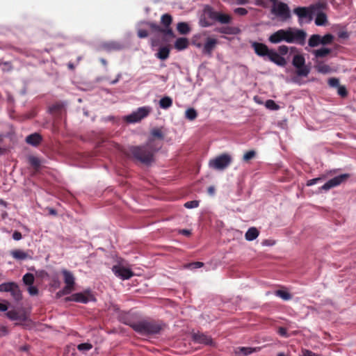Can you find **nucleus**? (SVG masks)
Segmentation results:
<instances>
[{
  "mask_svg": "<svg viewBox=\"0 0 356 356\" xmlns=\"http://www.w3.org/2000/svg\"><path fill=\"white\" fill-rule=\"evenodd\" d=\"M162 144L149 138L143 145H131L126 150V154L136 161L149 165L154 161L155 154L161 148Z\"/></svg>",
  "mask_w": 356,
  "mask_h": 356,
  "instance_id": "1",
  "label": "nucleus"
},
{
  "mask_svg": "<svg viewBox=\"0 0 356 356\" xmlns=\"http://www.w3.org/2000/svg\"><path fill=\"white\" fill-rule=\"evenodd\" d=\"M135 332L142 335L159 334L163 328V324L154 320H142L138 322L127 323Z\"/></svg>",
  "mask_w": 356,
  "mask_h": 356,
  "instance_id": "2",
  "label": "nucleus"
},
{
  "mask_svg": "<svg viewBox=\"0 0 356 356\" xmlns=\"http://www.w3.org/2000/svg\"><path fill=\"white\" fill-rule=\"evenodd\" d=\"M251 47L258 56L262 58L267 56L271 62L279 66L284 67L286 65V59L283 56H280L275 50L269 49L266 44L261 42H252Z\"/></svg>",
  "mask_w": 356,
  "mask_h": 356,
  "instance_id": "3",
  "label": "nucleus"
},
{
  "mask_svg": "<svg viewBox=\"0 0 356 356\" xmlns=\"http://www.w3.org/2000/svg\"><path fill=\"white\" fill-rule=\"evenodd\" d=\"M325 3L318 2L309 7H297L293 9V13L298 17V22L301 24L304 19H307V22H310L313 15L318 10L325 9Z\"/></svg>",
  "mask_w": 356,
  "mask_h": 356,
  "instance_id": "4",
  "label": "nucleus"
},
{
  "mask_svg": "<svg viewBox=\"0 0 356 356\" xmlns=\"http://www.w3.org/2000/svg\"><path fill=\"white\" fill-rule=\"evenodd\" d=\"M204 15H207L210 19L221 24H229L233 19L230 15L216 11L210 6H206L204 7Z\"/></svg>",
  "mask_w": 356,
  "mask_h": 356,
  "instance_id": "5",
  "label": "nucleus"
},
{
  "mask_svg": "<svg viewBox=\"0 0 356 356\" xmlns=\"http://www.w3.org/2000/svg\"><path fill=\"white\" fill-rule=\"evenodd\" d=\"M232 161V156L225 153L211 159L209 162V165L212 169L223 170L230 165Z\"/></svg>",
  "mask_w": 356,
  "mask_h": 356,
  "instance_id": "6",
  "label": "nucleus"
},
{
  "mask_svg": "<svg viewBox=\"0 0 356 356\" xmlns=\"http://www.w3.org/2000/svg\"><path fill=\"white\" fill-rule=\"evenodd\" d=\"M269 1L273 3V6L271 8L272 14L280 17L284 21L291 18L290 9L286 3L277 2V0Z\"/></svg>",
  "mask_w": 356,
  "mask_h": 356,
  "instance_id": "7",
  "label": "nucleus"
},
{
  "mask_svg": "<svg viewBox=\"0 0 356 356\" xmlns=\"http://www.w3.org/2000/svg\"><path fill=\"white\" fill-rule=\"evenodd\" d=\"M292 65L296 69V74L299 76L306 77L310 72V67L305 65V58L302 54L294 55Z\"/></svg>",
  "mask_w": 356,
  "mask_h": 356,
  "instance_id": "8",
  "label": "nucleus"
},
{
  "mask_svg": "<svg viewBox=\"0 0 356 356\" xmlns=\"http://www.w3.org/2000/svg\"><path fill=\"white\" fill-rule=\"evenodd\" d=\"M288 43L305 44L307 33L302 29L288 28Z\"/></svg>",
  "mask_w": 356,
  "mask_h": 356,
  "instance_id": "9",
  "label": "nucleus"
},
{
  "mask_svg": "<svg viewBox=\"0 0 356 356\" xmlns=\"http://www.w3.org/2000/svg\"><path fill=\"white\" fill-rule=\"evenodd\" d=\"M0 292H10L12 297L17 301L22 299V293L19 286L15 282H5L0 284Z\"/></svg>",
  "mask_w": 356,
  "mask_h": 356,
  "instance_id": "10",
  "label": "nucleus"
},
{
  "mask_svg": "<svg viewBox=\"0 0 356 356\" xmlns=\"http://www.w3.org/2000/svg\"><path fill=\"white\" fill-rule=\"evenodd\" d=\"M95 300V298H94L93 295L91 293V291L89 289L86 290L82 293H74L72 296L67 297L65 298L66 301H74L84 304L88 303L90 301H93Z\"/></svg>",
  "mask_w": 356,
  "mask_h": 356,
  "instance_id": "11",
  "label": "nucleus"
},
{
  "mask_svg": "<svg viewBox=\"0 0 356 356\" xmlns=\"http://www.w3.org/2000/svg\"><path fill=\"white\" fill-rule=\"evenodd\" d=\"M149 111L146 107H140L136 111L133 112L129 115L125 116L124 120L128 123H136L147 117Z\"/></svg>",
  "mask_w": 356,
  "mask_h": 356,
  "instance_id": "12",
  "label": "nucleus"
},
{
  "mask_svg": "<svg viewBox=\"0 0 356 356\" xmlns=\"http://www.w3.org/2000/svg\"><path fill=\"white\" fill-rule=\"evenodd\" d=\"M349 177L348 174H342L339 176L334 177V178L327 181L321 187V190L327 191L332 188L340 185L342 182L345 181Z\"/></svg>",
  "mask_w": 356,
  "mask_h": 356,
  "instance_id": "13",
  "label": "nucleus"
},
{
  "mask_svg": "<svg viewBox=\"0 0 356 356\" xmlns=\"http://www.w3.org/2000/svg\"><path fill=\"white\" fill-rule=\"evenodd\" d=\"M192 339L195 343L211 346H215V343L213 341L212 338L210 336L207 335L202 332H198L196 333H193L192 334Z\"/></svg>",
  "mask_w": 356,
  "mask_h": 356,
  "instance_id": "14",
  "label": "nucleus"
},
{
  "mask_svg": "<svg viewBox=\"0 0 356 356\" xmlns=\"http://www.w3.org/2000/svg\"><path fill=\"white\" fill-rule=\"evenodd\" d=\"M113 273L122 280H129L134 276V273L129 268L125 267L115 265L112 268Z\"/></svg>",
  "mask_w": 356,
  "mask_h": 356,
  "instance_id": "15",
  "label": "nucleus"
},
{
  "mask_svg": "<svg viewBox=\"0 0 356 356\" xmlns=\"http://www.w3.org/2000/svg\"><path fill=\"white\" fill-rule=\"evenodd\" d=\"M288 29H280L270 35L268 40L273 44H277L282 41L288 43Z\"/></svg>",
  "mask_w": 356,
  "mask_h": 356,
  "instance_id": "16",
  "label": "nucleus"
},
{
  "mask_svg": "<svg viewBox=\"0 0 356 356\" xmlns=\"http://www.w3.org/2000/svg\"><path fill=\"white\" fill-rule=\"evenodd\" d=\"M145 24L152 29V31L162 33L164 37L175 38V35L172 29H163L161 26L156 23L147 22Z\"/></svg>",
  "mask_w": 356,
  "mask_h": 356,
  "instance_id": "17",
  "label": "nucleus"
},
{
  "mask_svg": "<svg viewBox=\"0 0 356 356\" xmlns=\"http://www.w3.org/2000/svg\"><path fill=\"white\" fill-rule=\"evenodd\" d=\"M63 275V280L65 284V286L74 290V285H75V277L72 272L63 269L61 271Z\"/></svg>",
  "mask_w": 356,
  "mask_h": 356,
  "instance_id": "18",
  "label": "nucleus"
},
{
  "mask_svg": "<svg viewBox=\"0 0 356 356\" xmlns=\"http://www.w3.org/2000/svg\"><path fill=\"white\" fill-rule=\"evenodd\" d=\"M217 43L218 40L216 39L209 37L207 38L206 42L204 44L203 53L209 56H211L212 51L216 48Z\"/></svg>",
  "mask_w": 356,
  "mask_h": 356,
  "instance_id": "19",
  "label": "nucleus"
},
{
  "mask_svg": "<svg viewBox=\"0 0 356 356\" xmlns=\"http://www.w3.org/2000/svg\"><path fill=\"white\" fill-rule=\"evenodd\" d=\"M42 140V136L38 133L31 134L26 137L25 141L29 145L34 147L38 146Z\"/></svg>",
  "mask_w": 356,
  "mask_h": 356,
  "instance_id": "20",
  "label": "nucleus"
},
{
  "mask_svg": "<svg viewBox=\"0 0 356 356\" xmlns=\"http://www.w3.org/2000/svg\"><path fill=\"white\" fill-rule=\"evenodd\" d=\"M7 317L12 321H25L26 319V316L24 312L17 311V310H10L6 313Z\"/></svg>",
  "mask_w": 356,
  "mask_h": 356,
  "instance_id": "21",
  "label": "nucleus"
},
{
  "mask_svg": "<svg viewBox=\"0 0 356 356\" xmlns=\"http://www.w3.org/2000/svg\"><path fill=\"white\" fill-rule=\"evenodd\" d=\"M216 31L220 33L227 34V35H236L240 33L241 30L236 26H222L216 29Z\"/></svg>",
  "mask_w": 356,
  "mask_h": 356,
  "instance_id": "22",
  "label": "nucleus"
},
{
  "mask_svg": "<svg viewBox=\"0 0 356 356\" xmlns=\"http://www.w3.org/2000/svg\"><path fill=\"white\" fill-rule=\"evenodd\" d=\"M29 163L34 170V173H37L39 172L42 161L41 160L35 156H29L28 158Z\"/></svg>",
  "mask_w": 356,
  "mask_h": 356,
  "instance_id": "23",
  "label": "nucleus"
},
{
  "mask_svg": "<svg viewBox=\"0 0 356 356\" xmlns=\"http://www.w3.org/2000/svg\"><path fill=\"white\" fill-rule=\"evenodd\" d=\"M149 138H153L155 141L159 142L162 144V140L164 139V134L162 129L160 128H154L150 132Z\"/></svg>",
  "mask_w": 356,
  "mask_h": 356,
  "instance_id": "24",
  "label": "nucleus"
},
{
  "mask_svg": "<svg viewBox=\"0 0 356 356\" xmlns=\"http://www.w3.org/2000/svg\"><path fill=\"white\" fill-rule=\"evenodd\" d=\"M10 255L17 260H25L30 258L29 254L22 250H14L10 252Z\"/></svg>",
  "mask_w": 356,
  "mask_h": 356,
  "instance_id": "25",
  "label": "nucleus"
},
{
  "mask_svg": "<svg viewBox=\"0 0 356 356\" xmlns=\"http://www.w3.org/2000/svg\"><path fill=\"white\" fill-rule=\"evenodd\" d=\"M189 44L188 40L186 38H179L175 42V48L178 50H184L188 47Z\"/></svg>",
  "mask_w": 356,
  "mask_h": 356,
  "instance_id": "26",
  "label": "nucleus"
},
{
  "mask_svg": "<svg viewBox=\"0 0 356 356\" xmlns=\"http://www.w3.org/2000/svg\"><path fill=\"white\" fill-rule=\"evenodd\" d=\"M332 52V49L330 48L322 47L318 49L313 50L312 54L316 58L326 57Z\"/></svg>",
  "mask_w": 356,
  "mask_h": 356,
  "instance_id": "27",
  "label": "nucleus"
},
{
  "mask_svg": "<svg viewBox=\"0 0 356 356\" xmlns=\"http://www.w3.org/2000/svg\"><path fill=\"white\" fill-rule=\"evenodd\" d=\"M102 47L104 49H106L107 51L120 50L122 47V44H120V43H118L117 42H113V41L104 42L102 44Z\"/></svg>",
  "mask_w": 356,
  "mask_h": 356,
  "instance_id": "28",
  "label": "nucleus"
},
{
  "mask_svg": "<svg viewBox=\"0 0 356 356\" xmlns=\"http://www.w3.org/2000/svg\"><path fill=\"white\" fill-rule=\"evenodd\" d=\"M172 22V17L170 14L165 13L161 16V23L163 25V27H162L163 29H172V28L170 27Z\"/></svg>",
  "mask_w": 356,
  "mask_h": 356,
  "instance_id": "29",
  "label": "nucleus"
},
{
  "mask_svg": "<svg viewBox=\"0 0 356 356\" xmlns=\"http://www.w3.org/2000/svg\"><path fill=\"white\" fill-rule=\"evenodd\" d=\"M259 234L258 229L256 227H250L248 229L245 234V238L247 241H251L256 239Z\"/></svg>",
  "mask_w": 356,
  "mask_h": 356,
  "instance_id": "30",
  "label": "nucleus"
},
{
  "mask_svg": "<svg viewBox=\"0 0 356 356\" xmlns=\"http://www.w3.org/2000/svg\"><path fill=\"white\" fill-rule=\"evenodd\" d=\"M316 65L315 67H316V70L318 71V72H319V73L324 74H328L332 70L331 67L328 65L324 64L322 62L317 60L316 62Z\"/></svg>",
  "mask_w": 356,
  "mask_h": 356,
  "instance_id": "31",
  "label": "nucleus"
},
{
  "mask_svg": "<svg viewBox=\"0 0 356 356\" xmlns=\"http://www.w3.org/2000/svg\"><path fill=\"white\" fill-rule=\"evenodd\" d=\"M316 17L315 19V24L317 26H324L327 23V15L323 12H316Z\"/></svg>",
  "mask_w": 356,
  "mask_h": 356,
  "instance_id": "32",
  "label": "nucleus"
},
{
  "mask_svg": "<svg viewBox=\"0 0 356 356\" xmlns=\"http://www.w3.org/2000/svg\"><path fill=\"white\" fill-rule=\"evenodd\" d=\"M170 55V49L168 47H162L159 48L157 54H156V57L161 60H165L169 57Z\"/></svg>",
  "mask_w": 356,
  "mask_h": 356,
  "instance_id": "33",
  "label": "nucleus"
},
{
  "mask_svg": "<svg viewBox=\"0 0 356 356\" xmlns=\"http://www.w3.org/2000/svg\"><path fill=\"white\" fill-rule=\"evenodd\" d=\"M321 35L318 34H314L310 36L308 40V45L310 47H316L321 44Z\"/></svg>",
  "mask_w": 356,
  "mask_h": 356,
  "instance_id": "34",
  "label": "nucleus"
},
{
  "mask_svg": "<svg viewBox=\"0 0 356 356\" xmlns=\"http://www.w3.org/2000/svg\"><path fill=\"white\" fill-rule=\"evenodd\" d=\"M172 105V99L170 97H164L159 101V106L161 108L168 109Z\"/></svg>",
  "mask_w": 356,
  "mask_h": 356,
  "instance_id": "35",
  "label": "nucleus"
},
{
  "mask_svg": "<svg viewBox=\"0 0 356 356\" xmlns=\"http://www.w3.org/2000/svg\"><path fill=\"white\" fill-rule=\"evenodd\" d=\"M177 29L180 34H184V35L188 33L191 30L188 24L186 22L178 23Z\"/></svg>",
  "mask_w": 356,
  "mask_h": 356,
  "instance_id": "36",
  "label": "nucleus"
},
{
  "mask_svg": "<svg viewBox=\"0 0 356 356\" xmlns=\"http://www.w3.org/2000/svg\"><path fill=\"white\" fill-rule=\"evenodd\" d=\"M260 350V348H250V347H240L238 348V350L240 353H243L245 355H250L254 352H257Z\"/></svg>",
  "mask_w": 356,
  "mask_h": 356,
  "instance_id": "37",
  "label": "nucleus"
},
{
  "mask_svg": "<svg viewBox=\"0 0 356 356\" xmlns=\"http://www.w3.org/2000/svg\"><path fill=\"white\" fill-rule=\"evenodd\" d=\"M197 116V111L193 108H188L185 112V117L188 120H194Z\"/></svg>",
  "mask_w": 356,
  "mask_h": 356,
  "instance_id": "38",
  "label": "nucleus"
},
{
  "mask_svg": "<svg viewBox=\"0 0 356 356\" xmlns=\"http://www.w3.org/2000/svg\"><path fill=\"white\" fill-rule=\"evenodd\" d=\"M333 40L334 36L330 33H327L323 37L321 36V44L323 45L330 44Z\"/></svg>",
  "mask_w": 356,
  "mask_h": 356,
  "instance_id": "39",
  "label": "nucleus"
},
{
  "mask_svg": "<svg viewBox=\"0 0 356 356\" xmlns=\"http://www.w3.org/2000/svg\"><path fill=\"white\" fill-rule=\"evenodd\" d=\"M275 293L277 296L281 298L284 300H289L292 298L291 295L289 292L283 290H277Z\"/></svg>",
  "mask_w": 356,
  "mask_h": 356,
  "instance_id": "40",
  "label": "nucleus"
},
{
  "mask_svg": "<svg viewBox=\"0 0 356 356\" xmlns=\"http://www.w3.org/2000/svg\"><path fill=\"white\" fill-rule=\"evenodd\" d=\"M34 276L33 274L31 273H26L24 276H23V282L24 283L26 284V285H29V286H31L33 284L34 282Z\"/></svg>",
  "mask_w": 356,
  "mask_h": 356,
  "instance_id": "41",
  "label": "nucleus"
},
{
  "mask_svg": "<svg viewBox=\"0 0 356 356\" xmlns=\"http://www.w3.org/2000/svg\"><path fill=\"white\" fill-rule=\"evenodd\" d=\"M265 106L272 111H277L280 108V106L277 105L273 100L268 99L265 103Z\"/></svg>",
  "mask_w": 356,
  "mask_h": 356,
  "instance_id": "42",
  "label": "nucleus"
},
{
  "mask_svg": "<svg viewBox=\"0 0 356 356\" xmlns=\"http://www.w3.org/2000/svg\"><path fill=\"white\" fill-rule=\"evenodd\" d=\"M92 345L89 343H82L77 346V349L80 351H88L92 349Z\"/></svg>",
  "mask_w": 356,
  "mask_h": 356,
  "instance_id": "43",
  "label": "nucleus"
},
{
  "mask_svg": "<svg viewBox=\"0 0 356 356\" xmlns=\"http://www.w3.org/2000/svg\"><path fill=\"white\" fill-rule=\"evenodd\" d=\"M256 152L254 150H250L244 154L243 159L244 161L248 162L255 157Z\"/></svg>",
  "mask_w": 356,
  "mask_h": 356,
  "instance_id": "44",
  "label": "nucleus"
},
{
  "mask_svg": "<svg viewBox=\"0 0 356 356\" xmlns=\"http://www.w3.org/2000/svg\"><path fill=\"white\" fill-rule=\"evenodd\" d=\"M73 290L67 287V286H65L62 290L58 291L56 293V297L58 298H60L61 296H65V295H68L70 294Z\"/></svg>",
  "mask_w": 356,
  "mask_h": 356,
  "instance_id": "45",
  "label": "nucleus"
},
{
  "mask_svg": "<svg viewBox=\"0 0 356 356\" xmlns=\"http://www.w3.org/2000/svg\"><path fill=\"white\" fill-rule=\"evenodd\" d=\"M337 88V93L339 96L341 97H346L348 95V91L344 86L339 85Z\"/></svg>",
  "mask_w": 356,
  "mask_h": 356,
  "instance_id": "46",
  "label": "nucleus"
},
{
  "mask_svg": "<svg viewBox=\"0 0 356 356\" xmlns=\"http://www.w3.org/2000/svg\"><path fill=\"white\" fill-rule=\"evenodd\" d=\"M198 206L199 201L197 200L188 201L184 204V207L187 209H193L197 207Z\"/></svg>",
  "mask_w": 356,
  "mask_h": 356,
  "instance_id": "47",
  "label": "nucleus"
},
{
  "mask_svg": "<svg viewBox=\"0 0 356 356\" xmlns=\"http://www.w3.org/2000/svg\"><path fill=\"white\" fill-rule=\"evenodd\" d=\"M277 50H278L277 54L282 56L287 54V53L289 51V47L286 45H280L278 47Z\"/></svg>",
  "mask_w": 356,
  "mask_h": 356,
  "instance_id": "48",
  "label": "nucleus"
},
{
  "mask_svg": "<svg viewBox=\"0 0 356 356\" xmlns=\"http://www.w3.org/2000/svg\"><path fill=\"white\" fill-rule=\"evenodd\" d=\"M200 25L202 27H209V26H211L213 25V22H211L209 21L208 19H207L206 17H202L200 19Z\"/></svg>",
  "mask_w": 356,
  "mask_h": 356,
  "instance_id": "49",
  "label": "nucleus"
},
{
  "mask_svg": "<svg viewBox=\"0 0 356 356\" xmlns=\"http://www.w3.org/2000/svg\"><path fill=\"white\" fill-rule=\"evenodd\" d=\"M328 84L330 87L337 88L339 86V81L338 79L332 77L329 79Z\"/></svg>",
  "mask_w": 356,
  "mask_h": 356,
  "instance_id": "50",
  "label": "nucleus"
},
{
  "mask_svg": "<svg viewBox=\"0 0 356 356\" xmlns=\"http://www.w3.org/2000/svg\"><path fill=\"white\" fill-rule=\"evenodd\" d=\"M234 13L236 15L244 16L248 14V10L244 8H236L234 10Z\"/></svg>",
  "mask_w": 356,
  "mask_h": 356,
  "instance_id": "51",
  "label": "nucleus"
},
{
  "mask_svg": "<svg viewBox=\"0 0 356 356\" xmlns=\"http://www.w3.org/2000/svg\"><path fill=\"white\" fill-rule=\"evenodd\" d=\"M302 356H321L308 349H302Z\"/></svg>",
  "mask_w": 356,
  "mask_h": 356,
  "instance_id": "52",
  "label": "nucleus"
},
{
  "mask_svg": "<svg viewBox=\"0 0 356 356\" xmlns=\"http://www.w3.org/2000/svg\"><path fill=\"white\" fill-rule=\"evenodd\" d=\"M137 35L140 38H145L148 36V32L145 29H138Z\"/></svg>",
  "mask_w": 356,
  "mask_h": 356,
  "instance_id": "53",
  "label": "nucleus"
},
{
  "mask_svg": "<svg viewBox=\"0 0 356 356\" xmlns=\"http://www.w3.org/2000/svg\"><path fill=\"white\" fill-rule=\"evenodd\" d=\"M28 291L31 296H36L38 293V289H37V287L32 285L29 286Z\"/></svg>",
  "mask_w": 356,
  "mask_h": 356,
  "instance_id": "54",
  "label": "nucleus"
},
{
  "mask_svg": "<svg viewBox=\"0 0 356 356\" xmlns=\"http://www.w3.org/2000/svg\"><path fill=\"white\" fill-rule=\"evenodd\" d=\"M277 332L282 337H288L287 330H286V329L285 327H280L278 328Z\"/></svg>",
  "mask_w": 356,
  "mask_h": 356,
  "instance_id": "55",
  "label": "nucleus"
},
{
  "mask_svg": "<svg viewBox=\"0 0 356 356\" xmlns=\"http://www.w3.org/2000/svg\"><path fill=\"white\" fill-rule=\"evenodd\" d=\"M188 266H189V267H191L192 268H199L204 266V263L200 262V261H196V262L190 264Z\"/></svg>",
  "mask_w": 356,
  "mask_h": 356,
  "instance_id": "56",
  "label": "nucleus"
},
{
  "mask_svg": "<svg viewBox=\"0 0 356 356\" xmlns=\"http://www.w3.org/2000/svg\"><path fill=\"white\" fill-rule=\"evenodd\" d=\"M321 180V178H315V179H309L307 182V186H310L314 185V184H317Z\"/></svg>",
  "mask_w": 356,
  "mask_h": 356,
  "instance_id": "57",
  "label": "nucleus"
},
{
  "mask_svg": "<svg viewBox=\"0 0 356 356\" xmlns=\"http://www.w3.org/2000/svg\"><path fill=\"white\" fill-rule=\"evenodd\" d=\"M22 235L21 234V232H18V231H15L13 234V238L15 241H19L20 239H22Z\"/></svg>",
  "mask_w": 356,
  "mask_h": 356,
  "instance_id": "58",
  "label": "nucleus"
},
{
  "mask_svg": "<svg viewBox=\"0 0 356 356\" xmlns=\"http://www.w3.org/2000/svg\"><path fill=\"white\" fill-rule=\"evenodd\" d=\"M338 36L340 38L346 39L349 37V34L346 31H341L338 33Z\"/></svg>",
  "mask_w": 356,
  "mask_h": 356,
  "instance_id": "59",
  "label": "nucleus"
},
{
  "mask_svg": "<svg viewBox=\"0 0 356 356\" xmlns=\"http://www.w3.org/2000/svg\"><path fill=\"white\" fill-rule=\"evenodd\" d=\"M62 108V106L59 104H55V105H53L51 108H50V110L51 111H59L60 110H61Z\"/></svg>",
  "mask_w": 356,
  "mask_h": 356,
  "instance_id": "60",
  "label": "nucleus"
},
{
  "mask_svg": "<svg viewBox=\"0 0 356 356\" xmlns=\"http://www.w3.org/2000/svg\"><path fill=\"white\" fill-rule=\"evenodd\" d=\"M179 233L186 236H189L191 234V232L189 229H181Z\"/></svg>",
  "mask_w": 356,
  "mask_h": 356,
  "instance_id": "61",
  "label": "nucleus"
},
{
  "mask_svg": "<svg viewBox=\"0 0 356 356\" xmlns=\"http://www.w3.org/2000/svg\"><path fill=\"white\" fill-rule=\"evenodd\" d=\"M256 5L262 6L264 8L266 7V4L264 1V0H256Z\"/></svg>",
  "mask_w": 356,
  "mask_h": 356,
  "instance_id": "62",
  "label": "nucleus"
},
{
  "mask_svg": "<svg viewBox=\"0 0 356 356\" xmlns=\"http://www.w3.org/2000/svg\"><path fill=\"white\" fill-rule=\"evenodd\" d=\"M120 77H121V74H118V76H117L116 79H114V80H113V81H111L110 82V84H111V85H114V84L117 83L119 81V80H120Z\"/></svg>",
  "mask_w": 356,
  "mask_h": 356,
  "instance_id": "63",
  "label": "nucleus"
},
{
  "mask_svg": "<svg viewBox=\"0 0 356 356\" xmlns=\"http://www.w3.org/2000/svg\"><path fill=\"white\" fill-rule=\"evenodd\" d=\"M8 309V306L3 303L0 302V311L6 312Z\"/></svg>",
  "mask_w": 356,
  "mask_h": 356,
  "instance_id": "64",
  "label": "nucleus"
}]
</instances>
